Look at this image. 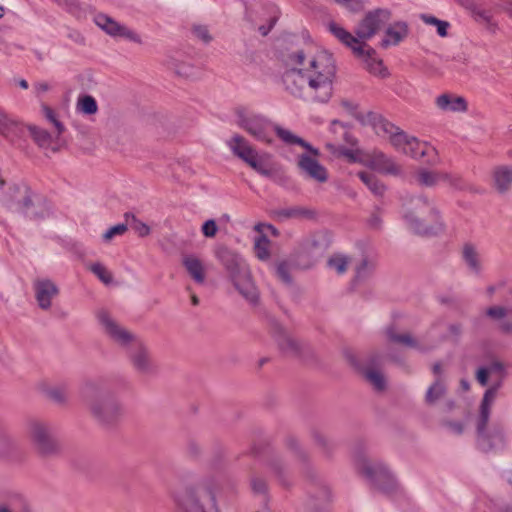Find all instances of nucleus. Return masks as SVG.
<instances>
[{"instance_id": "15", "label": "nucleus", "mask_w": 512, "mask_h": 512, "mask_svg": "<svg viewBox=\"0 0 512 512\" xmlns=\"http://www.w3.org/2000/svg\"><path fill=\"white\" fill-rule=\"evenodd\" d=\"M404 154L428 166H435L440 162L437 150L432 145L419 141L415 137H412L408 143Z\"/></svg>"}, {"instance_id": "10", "label": "nucleus", "mask_w": 512, "mask_h": 512, "mask_svg": "<svg viewBox=\"0 0 512 512\" xmlns=\"http://www.w3.org/2000/svg\"><path fill=\"white\" fill-rule=\"evenodd\" d=\"M358 469L364 474L376 489L389 493L397 489L398 482L390 470L379 461L366 458L358 461Z\"/></svg>"}, {"instance_id": "46", "label": "nucleus", "mask_w": 512, "mask_h": 512, "mask_svg": "<svg viewBox=\"0 0 512 512\" xmlns=\"http://www.w3.org/2000/svg\"><path fill=\"white\" fill-rule=\"evenodd\" d=\"M127 229V224L123 223L112 226L103 234V239L104 241L109 242L114 236L123 235Z\"/></svg>"}, {"instance_id": "9", "label": "nucleus", "mask_w": 512, "mask_h": 512, "mask_svg": "<svg viewBox=\"0 0 512 512\" xmlns=\"http://www.w3.org/2000/svg\"><path fill=\"white\" fill-rule=\"evenodd\" d=\"M404 217L409 227L419 234L431 233L440 224L439 211L426 197L413 199Z\"/></svg>"}, {"instance_id": "37", "label": "nucleus", "mask_w": 512, "mask_h": 512, "mask_svg": "<svg viewBox=\"0 0 512 512\" xmlns=\"http://www.w3.org/2000/svg\"><path fill=\"white\" fill-rule=\"evenodd\" d=\"M254 251L259 260L266 261L270 258V240L267 236H259L254 243Z\"/></svg>"}, {"instance_id": "32", "label": "nucleus", "mask_w": 512, "mask_h": 512, "mask_svg": "<svg viewBox=\"0 0 512 512\" xmlns=\"http://www.w3.org/2000/svg\"><path fill=\"white\" fill-rule=\"evenodd\" d=\"M386 336L390 342L401 346L411 348H416L418 346L416 339H414L410 333L400 334L397 333L394 328H388L386 330Z\"/></svg>"}, {"instance_id": "41", "label": "nucleus", "mask_w": 512, "mask_h": 512, "mask_svg": "<svg viewBox=\"0 0 512 512\" xmlns=\"http://www.w3.org/2000/svg\"><path fill=\"white\" fill-rule=\"evenodd\" d=\"M445 393V386L441 380L437 379L427 390L426 402L429 404L435 403Z\"/></svg>"}, {"instance_id": "27", "label": "nucleus", "mask_w": 512, "mask_h": 512, "mask_svg": "<svg viewBox=\"0 0 512 512\" xmlns=\"http://www.w3.org/2000/svg\"><path fill=\"white\" fill-rule=\"evenodd\" d=\"M275 215L279 220L314 219L316 217V212L307 207L295 206L278 210L275 212Z\"/></svg>"}, {"instance_id": "53", "label": "nucleus", "mask_w": 512, "mask_h": 512, "mask_svg": "<svg viewBox=\"0 0 512 512\" xmlns=\"http://www.w3.org/2000/svg\"><path fill=\"white\" fill-rule=\"evenodd\" d=\"M193 33L195 36L202 41L208 43L211 40V36L206 26L198 25L193 27Z\"/></svg>"}, {"instance_id": "31", "label": "nucleus", "mask_w": 512, "mask_h": 512, "mask_svg": "<svg viewBox=\"0 0 512 512\" xmlns=\"http://www.w3.org/2000/svg\"><path fill=\"white\" fill-rule=\"evenodd\" d=\"M270 156L268 154L259 155L257 151L255 155L249 158L245 163H247L253 170L258 172L264 176H270L272 174V169L269 167L267 159Z\"/></svg>"}, {"instance_id": "33", "label": "nucleus", "mask_w": 512, "mask_h": 512, "mask_svg": "<svg viewBox=\"0 0 512 512\" xmlns=\"http://www.w3.org/2000/svg\"><path fill=\"white\" fill-rule=\"evenodd\" d=\"M76 110L83 115H94L98 112V105L91 95H80L77 99Z\"/></svg>"}, {"instance_id": "47", "label": "nucleus", "mask_w": 512, "mask_h": 512, "mask_svg": "<svg viewBox=\"0 0 512 512\" xmlns=\"http://www.w3.org/2000/svg\"><path fill=\"white\" fill-rule=\"evenodd\" d=\"M334 1L353 13L360 12L363 9L362 0H334Z\"/></svg>"}, {"instance_id": "16", "label": "nucleus", "mask_w": 512, "mask_h": 512, "mask_svg": "<svg viewBox=\"0 0 512 512\" xmlns=\"http://www.w3.org/2000/svg\"><path fill=\"white\" fill-rule=\"evenodd\" d=\"M358 59H360L365 68L373 75L386 78L389 75L388 69L384 66L383 61L376 57V51L370 46H355L350 48Z\"/></svg>"}, {"instance_id": "34", "label": "nucleus", "mask_w": 512, "mask_h": 512, "mask_svg": "<svg viewBox=\"0 0 512 512\" xmlns=\"http://www.w3.org/2000/svg\"><path fill=\"white\" fill-rule=\"evenodd\" d=\"M462 255L468 267L478 273L481 265L476 248L472 244L467 243L463 246Z\"/></svg>"}, {"instance_id": "8", "label": "nucleus", "mask_w": 512, "mask_h": 512, "mask_svg": "<svg viewBox=\"0 0 512 512\" xmlns=\"http://www.w3.org/2000/svg\"><path fill=\"white\" fill-rule=\"evenodd\" d=\"M25 432L39 458L49 459L60 454L61 445L54 435V427L50 422L39 418H30L26 422Z\"/></svg>"}, {"instance_id": "43", "label": "nucleus", "mask_w": 512, "mask_h": 512, "mask_svg": "<svg viewBox=\"0 0 512 512\" xmlns=\"http://www.w3.org/2000/svg\"><path fill=\"white\" fill-rule=\"evenodd\" d=\"M276 274L278 278L285 284L289 285L292 283V277L290 274V265L286 261H280L275 266Z\"/></svg>"}, {"instance_id": "48", "label": "nucleus", "mask_w": 512, "mask_h": 512, "mask_svg": "<svg viewBox=\"0 0 512 512\" xmlns=\"http://www.w3.org/2000/svg\"><path fill=\"white\" fill-rule=\"evenodd\" d=\"M201 231L205 237L213 238L218 232V226L215 220L209 219L202 225Z\"/></svg>"}, {"instance_id": "5", "label": "nucleus", "mask_w": 512, "mask_h": 512, "mask_svg": "<svg viewBox=\"0 0 512 512\" xmlns=\"http://www.w3.org/2000/svg\"><path fill=\"white\" fill-rule=\"evenodd\" d=\"M236 124L247 132L255 140L271 144L273 142V134L277 136L287 145H299L301 147H309L301 137L295 135L292 131L273 124L266 117L254 113L244 107L235 110Z\"/></svg>"}, {"instance_id": "17", "label": "nucleus", "mask_w": 512, "mask_h": 512, "mask_svg": "<svg viewBox=\"0 0 512 512\" xmlns=\"http://www.w3.org/2000/svg\"><path fill=\"white\" fill-rule=\"evenodd\" d=\"M435 107L442 113H466L468 101L465 97L452 92H444L434 99Z\"/></svg>"}, {"instance_id": "4", "label": "nucleus", "mask_w": 512, "mask_h": 512, "mask_svg": "<svg viewBox=\"0 0 512 512\" xmlns=\"http://www.w3.org/2000/svg\"><path fill=\"white\" fill-rule=\"evenodd\" d=\"M223 489L221 477L203 476L175 494L176 512H220L218 497Z\"/></svg>"}, {"instance_id": "30", "label": "nucleus", "mask_w": 512, "mask_h": 512, "mask_svg": "<svg viewBox=\"0 0 512 512\" xmlns=\"http://www.w3.org/2000/svg\"><path fill=\"white\" fill-rule=\"evenodd\" d=\"M441 182L453 190L466 191L470 189L469 183L460 174L454 172L441 170Z\"/></svg>"}, {"instance_id": "21", "label": "nucleus", "mask_w": 512, "mask_h": 512, "mask_svg": "<svg viewBox=\"0 0 512 512\" xmlns=\"http://www.w3.org/2000/svg\"><path fill=\"white\" fill-rule=\"evenodd\" d=\"M491 186L499 194H507L512 188V166L497 165L491 170Z\"/></svg>"}, {"instance_id": "55", "label": "nucleus", "mask_w": 512, "mask_h": 512, "mask_svg": "<svg viewBox=\"0 0 512 512\" xmlns=\"http://www.w3.org/2000/svg\"><path fill=\"white\" fill-rule=\"evenodd\" d=\"M499 328L504 334L512 335V321L501 322Z\"/></svg>"}, {"instance_id": "42", "label": "nucleus", "mask_w": 512, "mask_h": 512, "mask_svg": "<svg viewBox=\"0 0 512 512\" xmlns=\"http://www.w3.org/2000/svg\"><path fill=\"white\" fill-rule=\"evenodd\" d=\"M377 134L387 137L388 140L399 130L393 123L385 119H380L375 123Z\"/></svg>"}, {"instance_id": "28", "label": "nucleus", "mask_w": 512, "mask_h": 512, "mask_svg": "<svg viewBox=\"0 0 512 512\" xmlns=\"http://www.w3.org/2000/svg\"><path fill=\"white\" fill-rule=\"evenodd\" d=\"M415 182L424 187H434L441 182V170L419 169L414 175Z\"/></svg>"}, {"instance_id": "50", "label": "nucleus", "mask_w": 512, "mask_h": 512, "mask_svg": "<svg viewBox=\"0 0 512 512\" xmlns=\"http://www.w3.org/2000/svg\"><path fill=\"white\" fill-rule=\"evenodd\" d=\"M486 315L490 318L501 320L507 316V310L501 306H493L486 310Z\"/></svg>"}, {"instance_id": "56", "label": "nucleus", "mask_w": 512, "mask_h": 512, "mask_svg": "<svg viewBox=\"0 0 512 512\" xmlns=\"http://www.w3.org/2000/svg\"><path fill=\"white\" fill-rule=\"evenodd\" d=\"M50 85L47 82H39L35 84V90L38 95H41L47 91H49Z\"/></svg>"}, {"instance_id": "1", "label": "nucleus", "mask_w": 512, "mask_h": 512, "mask_svg": "<svg viewBox=\"0 0 512 512\" xmlns=\"http://www.w3.org/2000/svg\"><path fill=\"white\" fill-rule=\"evenodd\" d=\"M286 65L283 82L287 91L314 102L329 101L336 75L335 61L331 54L321 52L308 59L302 51H298L288 56Z\"/></svg>"}, {"instance_id": "49", "label": "nucleus", "mask_w": 512, "mask_h": 512, "mask_svg": "<svg viewBox=\"0 0 512 512\" xmlns=\"http://www.w3.org/2000/svg\"><path fill=\"white\" fill-rule=\"evenodd\" d=\"M44 110V115L45 117L51 122L53 123V125L55 126L56 130H57V133L58 134H61L63 131H64V126L62 125V123L56 118V115L54 113V111L47 107V106H44L43 108Z\"/></svg>"}, {"instance_id": "44", "label": "nucleus", "mask_w": 512, "mask_h": 512, "mask_svg": "<svg viewBox=\"0 0 512 512\" xmlns=\"http://www.w3.org/2000/svg\"><path fill=\"white\" fill-rule=\"evenodd\" d=\"M90 270L104 283L112 282L111 273L100 263H94L90 266Z\"/></svg>"}, {"instance_id": "12", "label": "nucleus", "mask_w": 512, "mask_h": 512, "mask_svg": "<svg viewBox=\"0 0 512 512\" xmlns=\"http://www.w3.org/2000/svg\"><path fill=\"white\" fill-rule=\"evenodd\" d=\"M308 146L304 147L307 153L298 156L297 167L305 178L319 184L326 183L329 179V173L318 160L320 152L309 143Z\"/></svg>"}, {"instance_id": "18", "label": "nucleus", "mask_w": 512, "mask_h": 512, "mask_svg": "<svg viewBox=\"0 0 512 512\" xmlns=\"http://www.w3.org/2000/svg\"><path fill=\"white\" fill-rule=\"evenodd\" d=\"M369 166L382 173L392 176H399L402 174V166L395 161L392 157L386 155L382 151L374 150L368 154Z\"/></svg>"}, {"instance_id": "38", "label": "nucleus", "mask_w": 512, "mask_h": 512, "mask_svg": "<svg viewBox=\"0 0 512 512\" xmlns=\"http://www.w3.org/2000/svg\"><path fill=\"white\" fill-rule=\"evenodd\" d=\"M420 18L424 23L435 26L440 37H446L448 35V29L450 27L449 22L427 14H422Z\"/></svg>"}, {"instance_id": "13", "label": "nucleus", "mask_w": 512, "mask_h": 512, "mask_svg": "<svg viewBox=\"0 0 512 512\" xmlns=\"http://www.w3.org/2000/svg\"><path fill=\"white\" fill-rule=\"evenodd\" d=\"M0 206L14 213L27 214L30 218H35L37 216L34 213H29V209L32 206V200L30 191L26 186H9L0 196Z\"/></svg>"}, {"instance_id": "11", "label": "nucleus", "mask_w": 512, "mask_h": 512, "mask_svg": "<svg viewBox=\"0 0 512 512\" xmlns=\"http://www.w3.org/2000/svg\"><path fill=\"white\" fill-rule=\"evenodd\" d=\"M487 370H489L490 376L496 377L497 381L488 388L483 396L481 405H480V416L479 421L477 425V430L479 434L484 433L485 428L488 424L489 417H490V410L491 405L496 398L497 391L502 385V381L505 378L506 370L505 366L500 361H492L488 367H486Z\"/></svg>"}, {"instance_id": "24", "label": "nucleus", "mask_w": 512, "mask_h": 512, "mask_svg": "<svg viewBox=\"0 0 512 512\" xmlns=\"http://www.w3.org/2000/svg\"><path fill=\"white\" fill-rule=\"evenodd\" d=\"M228 146L233 154L244 162L255 155L256 152V149L249 143V141L239 134H235L230 138Z\"/></svg>"}, {"instance_id": "59", "label": "nucleus", "mask_w": 512, "mask_h": 512, "mask_svg": "<svg viewBox=\"0 0 512 512\" xmlns=\"http://www.w3.org/2000/svg\"><path fill=\"white\" fill-rule=\"evenodd\" d=\"M341 105H342L345 109H347L348 111H350V112H352V113H353V112H354V110L357 108V105H355V104H353L352 102H349V101H347V100H343V101L341 102Z\"/></svg>"}, {"instance_id": "7", "label": "nucleus", "mask_w": 512, "mask_h": 512, "mask_svg": "<svg viewBox=\"0 0 512 512\" xmlns=\"http://www.w3.org/2000/svg\"><path fill=\"white\" fill-rule=\"evenodd\" d=\"M217 256L239 294L251 305H257L260 294L248 265L237 254L226 248L219 250Z\"/></svg>"}, {"instance_id": "35", "label": "nucleus", "mask_w": 512, "mask_h": 512, "mask_svg": "<svg viewBox=\"0 0 512 512\" xmlns=\"http://www.w3.org/2000/svg\"><path fill=\"white\" fill-rule=\"evenodd\" d=\"M24 131L22 136H24L25 132L28 131L34 141L40 146V147H49L51 144V135L43 129H40L36 126H24Z\"/></svg>"}, {"instance_id": "54", "label": "nucleus", "mask_w": 512, "mask_h": 512, "mask_svg": "<svg viewBox=\"0 0 512 512\" xmlns=\"http://www.w3.org/2000/svg\"><path fill=\"white\" fill-rule=\"evenodd\" d=\"M489 376V370L486 367H480L476 372V379L482 386L487 385Z\"/></svg>"}, {"instance_id": "23", "label": "nucleus", "mask_w": 512, "mask_h": 512, "mask_svg": "<svg viewBox=\"0 0 512 512\" xmlns=\"http://www.w3.org/2000/svg\"><path fill=\"white\" fill-rule=\"evenodd\" d=\"M379 357L371 356L367 365L360 368V372L365 380L377 391H383L386 388V380L382 372L375 366L378 364Z\"/></svg>"}, {"instance_id": "2", "label": "nucleus", "mask_w": 512, "mask_h": 512, "mask_svg": "<svg viewBox=\"0 0 512 512\" xmlns=\"http://www.w3.org/2000/svg\"><path fill=\"white\" fill-rule=\"evenodd\" d=\"M79 395L89 416L101 427H114L125 415L123 403L100 379L84 382Z\"/></svg>"}, {"instance_id": "58", "label": "nucleus", "mask_w": 512, "mask_h": 512, "mask_svg": "<svg viewBox=\"0 0 512 512\" xmlns=\"http://www.w3.org/2000/svg\"><path fill=\"white\" fill-rule=\"evenodd\" d=\"M368 267V261L367 259H363L361 263L356 267V274L358 277L362 276L363 272Z\"/></svg>"}, {"instance_id": "20", "label": "nucleus", "mask_w": 512, "mask_h": 512, "mask_svg": "<svg viewBox=\"0 0 512 512\" xmlns=\"http://www.w3.org/2000/svg\"><path fill=\"white\" fill-rule=\"evenodd\" d=\"M276 341L281 351L287 356L306 358L311 354L309 346L301 343L287 332H280Z\"/></svg>"}, {"instance_id": "40", "label": "nucleus", "mask_w": 512, "mask_h": 512, "mask_svg": "<svg viewBox=\"0 0 512 512\" xmlns=\"http://www.w3.org/2000/svg\"><path fill=\"white\" fill-rule=\"evenodd\" d=\"M125 219H126L127 225L129 224L130 227L140 237H145V236H148L150 234V227L147 224H145L142 221H140L139 219H137L135 215L130 214V213H126L125 214Z\"/></svg>"}, {"instance_id": "45", "label": "nucleus", "mask_w": 512, "mask_h": 512, "mask_svg": "<svg viewBox=\"0 0 512 512\" xmlns=\"http://www.w3.org/2000/svg\"><path fill=\"white\" fill-rule=\"evenodd\" d=\"M48 397L57 404H65L68 393L64 388H52L47 392Z\"/></svg>"}, {"instance_id": "6", "label": "nucleus", "mask_w": 512, "mask_h": 512, "mask_svg": "<svg viewBox=\"0 0 512 512\" xmlns=\"http://www.w3.org/2000/svg\"><path fill=\"white\" fill-rule=\"evenodd\" d=\"M391 17V12L387 9H375L366 13L359 22L355 34L352 35L342 26L335 22L328 25L329 31L346 47L355 48V46H368L366 41L371 39L381 29Z\"/></svg>"}, {"instance_id": "14", "label": "nucleus", "mask_w": 512, "mask_h": 512, "mask_svg": "<svg viewBox=\"0 0 512 512\" xmlns=\"http://www.w3.org/2000/svg\"><path fill=\"white\" fill-rule=\"evenodd\" d=\"M94 21L98 27L112 37H122L137 44L142 43L141 37L135 31L118 23L106 14L96 15Z\"/></svg>"}, {"instance_id": "19", "label": "nucleus", "mask_w": 512, "mask_h": 512, "mask_svg": "<svg viewBox=\"0 0 512 512\" xmlns=\"http://www.w3.org/2000/svg\"><path fill=\"white\" fill-rule=\"evenodd\" d=\"M35 298L42 310L52 306V300L59 294L57 285L49 279H37L33 284Z\"/></svg>"}, {"instance_id": "39", "label": "nucleus", "mask_w": 512, "mask_h": 512, "mask_svg": "<svg viewBox=\"0 0 512 512\" xmlns=\"http://www.w3.org/2000/svg\"><path fill=\"white\" fill-rule=\"evenodd\" d=\"M412 136L407 135L400 128L399 130L389 139L390 144L400 153L404 154V150L407 149L408 143Z\"/></svg>"}, {"instance_id": "29", "label": "nucleus", "mask_w": 512, "mask_h": 512, "mask_svg": "<svg viewBox=\"0 0 512 512\" xmlns=\"http://www.w3.org/2000/svg\"><path fill=\"white\" fill-rule=\"evenodd\" d=\"M358 177L375 196L382 197L385 194V184L382 181H380L375 175L369 172L361 171L358 173Z\"/></svg>"}, {"instance_id": "64", "label": "nucleus", "mask_w": 512, "mask_h": 512, "mask_svg": "<svg viewBox=\"0 0 512 512\" xmlns=\"http://www.w3.org/2000/svg\"><path fill=\"white\" fill-rule=\"evenodd\" d=\"M501 512H512V504L505 505L501 508Z\"/></svg>"}, {"instance_id": "3", "label": "nucleus", "mask_w": 512, "mask_h": 512, "mask_svg": "<svg viewBox=\"0 0 512 512\" xmlns=\"http://www.w3.org/2000/svg\"><path fill=\"white\" fill-rule=\"evenodd\" d=\"M103 333L119 347L129 350V358L134 370L140 375H153L157 371L149 349L136 335L118 323L106 310L96 313Z\"/></svg>"}, {"instance_id": "63", "label": "nucleus", "mask_w": 512, "mask_h": 512, "mask_svg": "<svg viewBox=\"0 0 512 512\" xmlns=\"http://www.w3.org/2000/svg\"><path fill=\"white\" fill-rule=\"evenodd\" d=\"M315 439L317 440V442L319 444H322V445H325L326 444V440L323 436L319 435V434H316L315 435Z\"/></svg>"}, {"instance_id": "51", "label": "nucleus", "mask_w": 512, "mask_h": 512, "mask_svg": "<svg viewBox=\"0 0 512 512\" xmlns=\"http://www.w3.org/2000/svg\"><path fill=\"white\" fill-rule=\"evenodd\" d=\"M251 487L256 494H265L267 491V484L265 480L259 477H254L251 480Z\"/></svg>"}, {"instance_id": "60", "label": "nucleus", "mask_w": 512, "mask_h": 512, "mask_svg": "<svg viewBox=\"0 0 512 512\" xmlns=\"http://www.w3.org/2000/svg\"><path fill=\"white\" fill-rule=\"evenodd\" d=\"M449 426L451 430L456 434H461L463 431V426L461 423H450Z\"/></svg>"}, {"instance_id": "26", "label": "nucleus", "mask_w": 512, "mask_h": 512, "mask_svg": "<svg viewBox=\"0 0 512 512\" xmlns=\"http://www.w3.org/2000/svg\"><path fill=\"white\" fill-rule=\"evenodd\" d=\"M182 262L186 271L196 283L203 284L205 282L206 269L201 259L194 255H187Z\"/></svg>"}, {"instance_id": "22", "label": "nucleus", "mask_w": 512, "mask_h": 512, "mask_svg": "<svg viewBox=\"0 0 512 512\" xmlns=\"http://www.w3.org/2000/svg\"><path fill=\"white\" fill-rule=\"evenodd\" d=\"M409 34V26L405 21H396L389 25L385 31V36L381 40L380 46L388 48L396 46L404 41Z\"/></svg>"}, {"instance_id": "61", "label": "nucleus", "mask_w": 512, "mask_h": 512, "mask_svg": "<svg viewBox=\"0 0 512 512\" xmlns=\"http://www.w3.org/2000/svg\"><path fill=\"white\" fill-rule=\"evenodd\" d=\"M460 385H461V387H462V389H463L464 391L469 390L470 385H469V382H468L467 380L462 379V380L460 381Z\"/></svg>"}, {"instance_id": "25", "label": "nucleus", "mask_w": 512, "mask_h": 512, "mask_svg": "<svg viewBox=\"0 0 512 512\" xmlns=\"http://www.w3.org/2000/svg\"><path fill=\"white\" fill-rule=\"evenodd\" d=\"M24 127L0 109V134L10 140L22 137Z\"/></svg>"}, {"instance_id": "57", "label": "nucleus", "mask_w": 512, "mask_h": 512, "mask_svg": "<svg viewBox=\"0 0 512 512\" xmlns=\"http://www.w3.org/2000/svg\"><path fill=\"white\" fill-rule=\"evenodd\" d=\"M449 332L454 337H459L462 333V326L460 324H452L449 326Z\"/></svg>"}, {"instance_id": "62", "label": "nucleus", "mask_w": 512, "mask_h": 512, "mask_svg": "<svg viewBox=\"0 0 512 512\" xmlns=\"http://www.w3.org/2000/svg\"><path fill=\"white\" fill-rule=\"evenodd\" d=\"M441 365L439 363H436L433 365V372L436 374V375H439L441 374Z\"/></svg>"}, {"instance_id": "52", "label": "nucleus", "mask_w": 512, "mask_h": 512, "mask_svg": "<svg viewBox=\"0 0 512 512\" xmlns=\"http://www.w3.org/2000/svg\"><path fill=\"white\" fill-rule=\"evenodd\" d=\"M175 72L185 78H189L194 75V68L190 64L180 63L175 67Z\"/></svg>"}, {"instance_id": "36", "label": "nucleus", "mask_w": 512, "mask_h": 512, "mask_svg": "<svg viewBox=\"0 0 512 512\" xmlns=\"http://www.w3.org/2000/svg\"><path fill=\"white\" fill-rule=\"evenodd\" d=\"M351 258L347 255L336 253L327 260V265L330 269L336 271L339 275L347 271Z\"/></svg>"}]
</instances>
